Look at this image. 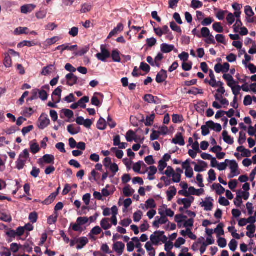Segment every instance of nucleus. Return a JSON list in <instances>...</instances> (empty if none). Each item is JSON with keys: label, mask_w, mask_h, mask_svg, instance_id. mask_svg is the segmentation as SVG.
Returning a JSON list of instances; mask_svg holds the SVG:
<instances>
[{"label": "nucleus", "mask_w": 256, "mask_h": 256, "mask_svg": "<svg viewBox=\"0 0 256 256\" xmlns=\"http://www.w3.org/2000/svg\"><path fill=\"white\" fill-rule=\"evenodd\" d=\"M197 36L199 38H205L204 42L208 44H216L214 38L210 34V30L208 28H202L200 30V34H197Z\"/></svg>", "instance_id": "nucleus-1"}, {"label": "nucleus", "mask_w": 256, "mask_h": 256, "mask_svg": "<svg viewBox=\"0 0 256 256\" xmlns=\"http://www.w3.org/2000/svg\"><path fill=\"white\" fill-rule=\"evenodd\" d=\"M30 160V154L28 150H24L19 156L16 162V168L18 170L23 169L28 160Z\"/></svg>", "instance_id": "nucleus-2"}, {"label": "nucleus", "mask_w": 256, "mask_h": 256, "mask_svg": "<svg viewBox=\"0 0 256 256\" xmlns=\"http://www.w3.org/2000/svg\"><path fill=\"white\" fill-rule=\"evenodd\" d=\"M164 232H156L154 234L150 236V242L152 243L154 245L158 246L160 242L162 241L163 239L164 240L167 239L166 237L164 236Z\"/></svg>", "instance_id": "nucleus-3"}, {"label": "nucleus", "mask_w": 256, "mask_h": 256, "mask_svg": "<svg viewBox=\"0 0 256 256\" xmlns=\"http://www.w3.org/2000/svg\"><path fill=\"white\" fill-rule=\"evenodd\" d=\"M165 174L168 178L172 177V181L174 183H178L180 182L181 176L178 174L175 173L173 168L168 166L166 170L164 172Z\"/></svg>", "instance_id": "nucleus-4"}, {"label": "nucleus", "mask_w": 256, "mask_h": 256, "mask_svg": "<svg viewBox=\"0 0 256 256\" xmlns=\"http://www.w3.org/2000/svg\"><path fill=\"white\" fill-rule=\"evenodd\" d=\"M226 162H228L229 164V167L230 170V174L228 176L229 178H232L239 174L238 172V164L234 160H226Z\"/></svg>", "instance_id": "nucleus-5"}, {"label": "nucleus", "mask_w": 256, "mask_h": 256, "mask_svg": "<svg viewBox=\"0 0 256 256\" xmlns=\"http://www.w3.org/2000/svg\"><path fill=\"white\" fill-rule=\"evenodd\" d=\"M96 56L98 60L106 62V59L110 57V54L104 46L102 45L100 46V52L98 53Z\"/></svg>", "instance_id": "nucleus-6"}, {"label": "nucleus", "mask_w": 256, "mask_h": 256, "mask_svg": "<svg viewBox=\"0 0 256 256\" xmlns=\"http://www.w3.org/2000/svg\"><path fill=\"white\" fill-rule=\"evenodd\" d=\"M158 214L160 216L172 217L174 212L170 208H168L167 206L164 204L158 209Z\"/></svg>", "instance_id": "nucleus-7"}, {"label": "nucleus", "mask_w": 256, "mask_h": 256, "mask_svg": "<svg viewBox=\"0 0 256 256\" xmlns=\"http://www.w3.org/2000/svg\"><path fill=\"white\" fill-rule=\"evenodd\" d=\"M194 201V198L192 196H190L184 198H180L178 200L177 203L179 205H183L184 208H188L191 206V204Z\"/></svg>", "instance_id": "nucleus-8"}, {"label": "nucleus", "mask_w": 256, "mask_h": 256, "mask_svg": "<svg viewBox=\"0 0 256 256\" xmlns=\"http://www.w3.org/2000/svg\"><path fill=\"white\" fill-rule=\"evenodd\" d=\"M230 65L227 62L224 63L223 64H217L214 66V70L216 73H226L230 70Z\"/></svg>", "instance_id": "nucleus-9"}, {"label": "nucleus", "mask_w": 256, "mask_h": 256, "mask_svg": "<svg viewBox=\"0 0 256 256\" xmlns=\"http://www.w3.org/2000/svg\"><path fill=\"white\" fill-rule=\"evenodd\" d=\"M62 38L59 36H54L51 38H47L43 43L44 48L46 49L57 42L60 41Z\"/></svg>", "instance_id": "nucleus-10"}, {"label": "nucleus", "mask_w": 256, "mask_h": 256, "mask_svg": "<svg viewBox=\"0 0 256 256\" xmlns=\"http://www.w3.org/2000/svg\"><path fill=\"white\" fill-rule=\"evenodd\" d=\"M50 120L46 114H42L38 120V126L40 129H44L50 124Z\"/></svg>", "instance_id": "nucleus-11"}, {"label": "nucleus", "mask_w": 256, "mask_h": 256, "mask_svg": "<svg viewBox=\"0 0 256 256\" xmlns=\"http://www.w3.org/2000/svg\"><path fill=\"white\" fill-rule=\"evenodd\" d=\"M213 199L210 197L206 198L204 201L200 203V205L202 207L204 208L205 210H211L213 206Z\"/></svg>", "instance_id": "nucleus-12"}, {"label": "nucleus", "mask_w": 256, "mask_h": 256, "mask_svg": "<svg viewBox=\"0 0 256 256\" xmlns=\"http://www.w3.org/2000/svg\"><path fill=\"white\" fill-rule=\"evenodd\" d=\"M125 245L120 242H117L113 244V249L118 256H120L124 252Z\"/></svg>", "instance_id": "nucleus-13"}, {"label": "nucleus", "mask_w": 256, "mask_h": 256, "mask_svg": "<svg viewBox=\"0 0 256 256\" xmlns=\"http://www.w3.org/2000/svg\"><path fill=\"white\" fill-rule=\"evenodd\" d=\"M168 218L165 216H161L160 218L156 216L154 221L153 222V226L156 228H158L160 225L164 224L168 222Z\"/></svg>", "instance_id": "nucleus-14"}, {"label": "nucleus", "mask_w": 256, "mask_h": 256, "mask_svg": "<svg viewBox=\"0 0 256 256\" xmlns=\"http://www.w3.org/2000/svg\"><path fill=\"white\" fill-rule=\"evenodd\" d=\"M172 142L175 144L183 146L185 144L184 138L182 133L178 132L174 138L172 140Z\"/></svg>", "instance_id": "nucleus-15"}, {"label": "nucleus", "mask_w": 256, "mask_h": 256, "mask_svg": "<svg viewBox=\"0 0 256 256\" xmlns=\"http://www.w3.org/2000/svg\"><path fill=\"white\" fill-rule=\"evenodd\" d=\"M66 78L67 80V84L72 86L78 82V78L72 73L68 74Z\"/></svg>", "instance_id": "nucleus-16"}, {"label": "nucleus", "mask_w": 256, "mask_h": 256, "mask_svg": "<svg viewBox=\"0 0 256 256\" xmlns=\"http://www.w3.org/2000/svg\"><path fill=\"white\" fill-rule=\"evenodd\" d=\"M77 45L70 46V44H66L57 46L56 50H60V53L62 54L64 50L72 51L77 48Z\"/></svg>", "instance_id": "nucleus-17"}, {"label": "nucleus", "mask_w": 256, "mask_h": 256, "mask_svg": "<svg viewBox=\"0 0 256 256\" xmlns=\"http://www.w3.org/2000/svg\"><path fill=\"white\" fill-rule=\"evenodd\" d=\"M88 239L86 237H81L76 240V243L78 244L76 248L81 250L84 248L88 243Z\"/></svg>", "instance_id": "nucleus-18"}, {"label": "nucleus", "mask_w": 256, "mask_h": 256, "mask_svg": "<svg viewBox=\"0 0 256 256\" xmlns=\"http://www.w3.org/2000/svg\"><path fill=\"white\" fill-rule=\"evenodd\" d=\"M113 140L114 145L118 146L120 149H125L128 146L127 143L120 142V138L119 135L114 136Z\"/></svg>", "instance_id": "nucleus-19"}, {"label": "nucleus", "mask_w": 256, "mask_h": 256, "mask_svg": "<svg viewBox=\"0 0 256 256\" xmlns=\"http://www.w3.org/2000/svg\"><path fill=\"white\" fill-rule=\"evenodd\" d=\"M36 6L34 4H27L21 6L20 12L22 14H27L32 12L36 8Z\"/></svg>", "instance_id": "nucleus-20"}, {"label": "nucleus", "mask_w": 256, "mask_h": 256, "mask_svg": "<svg viewBox=\"0 0 256 256\" xmlns=\"http://www.w3.org/2000/svg\"><path fill=\"white\" fill-rule=\"evenodd\" d=\"M200 164H196L194 162L192 164L194 165V170L197 172H202L206 170V168L208 166V164L204 161L200 160Z\"/></svg>", "instance_id": "nucleus-21"}, {"label": "nucleus", "mask_w": 256, "mask_h": 256, "mask_svg": "<svg viewBox=\"0 0 256 256\" xmlns=\"http://www.w3.org/2000/svg\"><path fill=\"white\" fill-rule=\"evenodd\" d=\"M154 30L156 36H158L159 37H161L163 34H166L170 30L168 27L167 26H164L162 28H154Z\"/></svg>", "instance_id": "nucleus-22"}, {"label": "nucleus", "mask_w": 256, "mask_h": 256, "mask_svg": "<svg viewBox=\"0 0 256 256\" xmlns=\"http://www.w3.org/2000/svg\"><path fill=\"white\" fill-rule=\"evenodd\" d=\"M167 77L166 72L162 70L156 75V80L158 83H162L166 80Z\"/></svg>", "instance_id": "nucleus-23"}, {"label": "nucleus", "mask_w": 256, "mask_h": 256, "mask_svg": "<svg viewBox=\"0 0 256 256\" xmlns=\"http://www.w3.org/2000/svg\"><path fill=\"white\" fill-rule=\"evenodd\" d=\"M132 240L135 242V246L137 248V252L142 255H145V251L142 248V244L140 242L139 238L138 237H134L132 238Z\"/></svg>", "instance_id": "nucleus-24"}, {"label": "nucleus", "mask_w": 256, "mask_h": 256, "mask_svg": "<svg viewBox=\"0 0 256 256\" xmlns=\"http://www.w3.org/2000/svg\"><path fill=\"white\" fill-rule=\"evenodd\" d=\"M148 179L150 180H152L155 179L154 175L157 172V168L154 166H150L148 169Z\"/></svg>", "instance_id": "nucleus-25"}, {"label": "nucleus", "mask_w": 256, "mask_h": 256, "mask_svg": "<svg viewBox=\"0 0 256 256\" xmlns=\"http://www.w3.org/2000/svg\"><path fill=\"white\" fill-rule=\"evenodd\" d=\"M153 245L154 244L150 242H148L145 244L144 247L148 253V256H156V252Z\"/></svg>", "instance_id": "nucleus-26"}, {"label": "nucleus", "mask_w": 256, "mask_h": 256, "mask_svg": "<svg viewBox=\"0 0 256 256\" xmlns=\"http://www.w3.org/2000/svg\"><path fill=\"white\" fill-rule=\"evenodd\" d=\"M206 124L210 128L216 132H220L222 130V126L219 124L214 123V122L210 120L207 122Z\"/></svg>", "instance_id": "nucleus-27"}, {"label": "nucleus", "mask_w": 256, "mask_h": 256, "mask_svg": "<svg viewBox=\"0 0 256 256\" xmlns=\"http://www.w3.org/2000/svg\"><path fill=\"white\" fill-rule=\"evenodd\" d=\"M176 194V189L174 186L170 187L168 190L166 192L167 198L168 201H170Z\"/></svg>", "instance_id": "nucleus-28"}, {"label": "nucleus", "mask_w": 256, "mask_h": 256, "mask_svg": "<svg viewBox=\"0 0 256 256\" xmlns=\"http://www.w3.org/2000/svg\"><path fill=\"white\" fill-rule=\"evenodd\" d=\"M124 26L122 24H118L116 28H115L110 32L109 34L108 38H110L116 34L118 33L123 30Z\"/></svg>", "instance_id": "nucleus-29"}, {"label": "nucleus", "mask_w": 256, "mask_h": 256, "mask_svg": "<svg viewBox=\"0 0 256 256\" xmlns=\"http://www.w3.org/2000/svg\"><path fill=\"white\" fill-rule=\"evenodd\" d=\"M174 45H170L166 44H162L160 46L161 51L164 53H169L174 50Z\"/></svg>", "instance_id": "nucleus-30"}, {"label": "nucleus", "mask_w": 256, "mask_h": 256, "mask_svg": "<svg viewBox=\"0 0 256 256\" xmlns=\"http://www.w3.org/2000/svg\"><path fill=\"white\" fill-rule=\"evenodd\" d=\"M54 69V64H50L46 67H44L40 72L42 76H48L50 74Z\"/></svg>", "instance_id": "nucleus-31"}, {"label": "nucleus", "mask_w": 256, "mask_h": 256, "mask_svg": "<svg viewBox=\"0 0 256 256\" xmlns=\"http://www.w3.org/2000/svg\"><path fill=\"white\" fill-rule=\"evenodd\" d=\"M256 227L254 224H250L247 226L246 230L248 232H246V235L250 238L254 237V233L256 232Z\"/></svg>", "instance_id": "nucleus-32"}, {"label": "nucleus", "mask_w": 256, "mask_h": 256, "mask_svg": "<svg viewBox=\"0 0 256 256\" xmlns=\"http://www.w3.org/2000/svg\"><path fill=\"white\" fill-rule=\"evenodd\" d=\"M98 96L102 97L103 95L100 93L96 92L91 100L92 104L96 106H99L100 105Z\"/></svg>", "instance_id": "nucleus-33"}, {"label": "nucleus", "mask_w": 256, "mask_h": 256, "mask_svg": "<svg viewBox=\"0 0 256 256\" xmlns=\"http://www.w3.org/2000/svg\"><path fill=\"white\" fill-rule=\"evenodd\" d=\"M110 219L108 218H103L100 222V226L104 230H107L110 228L112 224H110Z\"/></svg>", "instance_id": "nucleus-34"}, {"label": "nucleus", "mask_w": 256, "mask_h": 256, "mask_svg": "<svg viewBox=\"0 0 256 256\" xmlns=\"http://www.w3.org/2000/svg\"><path fill=\"white\" fill-rule=\"evenodd\" d=\"M146 102L148 103L158 104L159 99L157 97H155L152 94H146L144 97Z\"/></svg>", "instance_id": "nucleus-35"}, {"label": "nucleus", "mask_w": 256, "mask_h": 256, "mask_svg": "<svg viewBox=\"0 0 256 256\" xmlns=\"http://www.w3.org/2000/svg\"><path fill=\"white\" fill-rule=\"evenodd\" d=\"M212 188L216 192V193L218 195H221L225 192V189L220 184H214L212 186Z\"/></svg>", "instance_id": "nucleus-36"}, {"label": "nucleus", "mask_w": 256, "mask_h": 256, "mask_svg": "<svg viewBox=\"0 0 256 256\" xmlns=\"http://www.w3.org/2000/svg\"><path fill=\"white\" fill-rule=\"evenodd\" d=\"M68 131L72 135L78 134L80 132V128L76 126L73 124L68 126Z\"/></svg>", "instance_id": "nucleus-37"}, {"label": "nucleus", "mask_w": 256, "mask_h": 256, "mask_svg": "<svg viewBox=\"0 0 256 256\" xmlns=\"http://www.w3.org/2000/svg\"><path fill=\"white\" fill-rule=\"evenodd\" d=\"M222 137L224 142L228 144H232L234 143V139L230 136L228 135V132L226 130L222 132Z\"/></svg>", "instance_id": "nucleus-38"}, {"label": "nucleus", "mask_w": 256, "mask_h": 256, "mask_svg": "<svg viewBox=\"0 0 256 256\" xmlns=\"http://www.w3.org/2000/svg\"><path fill=\"white\" fill-rule=\"evenodd\" d=\"M136 134L132 130H129L126 134V138L128 142H131L132 140L136 141Z\"/></svg>", "instance_id": "nucleus-39"}, {"label": "nucleus", "mask_w": 256, "mask_h": 256, "mask_svg": "<svg viewBox=\"0 0 256 256\" xmlns=\"http://www.w3.org/2000/svg\"><path fill=\"white\" fill-rule=\"evenodd\" d=\"M134 192V190L128 185L123 188V193L126 196H130Z\"/></svg>", "instance_id": "nucleus-40"}, {"label": "nucleus", "mask_w": 256, "mask_h": 256, "mask_svg": "<svg viewBox=\"0 0 256 256\" xmlns=\"http://www.w3.org/2000/svg\"><path fill=\"white\" fill-rule=\"evenodd\" d=\"M58 196V192H53L50 194V196L46 198L43 203L45 204L48 205L52 204Z\"/></svg>", "instance_id": "nucleus-41"}, {"label": "nucleus", "mask_w": 256, "mask_h": 256, "mask_svg": "<svg viewBox=\"0 0 256 256\" xmlns=\"http://www.w3.org/2000/svg\"><path fill=\"white\" fill-rule=\"evenodd\" d=\"M42 159L45 163L50 164L54 163V157L52 155L46 154L43 156Z\"/></svg>", "instance_id": "nucleus-42"}, {"label": "nucleus", "mask_w": 256, "mask_h": 256, "mask_svg": "<svg viewBox=\"0 0 256 256\" xmlns=\"http://www.w3.org/2000/svg\"><path fill=\"white\" fill-rule=\"evenodd\" d=\"M156 207V204L154 200L153 199H148L146 200L144 207L142 206V208L146 210L148 208H154Z\"/></svg>", "instance_id": "nucleus-43"}, {"label": "nucleus", "mask_w": 256, "mask_h": 256, "mask_svg": "<svg viewBox=\"0 0 256 256\" xmlns=\"http://www.w3.org/2000/svg\"><path fill=\"white\" fill-rule=\"evenodd\" d=\"M106 120L100 118L97 123V128L100 130H104L106 128Z\"/></svg>", "instance_id": "nucleus-44"}, {"label": "nucleus", "mask_w": 256, "mask_h": 256, "mask_svg": "<svg viewBox=\"0 0 256 256\" xmlns=\"http://www.w3.org/2000/svg\"><path fill=\"white\" fill-rule=\"evenodd\" d=\"M14 34L16 35L22 34H28V28L26 27H19L16 28L14 31Z\"/></svg>", "instance_id": "nucleus-45"}, {"label": "nucleus", "mask_w": 256, "mask_h": 256, "mask_svg": "<svg viewBox=\"0 0 256 256\" xmlns=\"http://www.w3.org/2000/svg\"><path fill=\"white\" fill-rule=\"evenodd\" d=\"M167 167V164L164 160H160L158 162V169L161 174H165L164 169Z\"/></svg>", "instance_id": "nucleus-46"}, {"label": "nucleus", "mask_w": 256, "mask_h": 256, "mask_svg": "<svg viewBox=\"0 0 256 256\" xmlns=\"http://www.w3.org/2000/svg\"><path fill=\"white\" fill-rule=\"evenodd\" d=\"M155 118L154 114H152L146 117L144 124L146 126H150L153 124Z\"/></svg>", "instance_id": "nucleus-47"}, {"label": "nucleus", "mask_w": 256, "mask_h": 256, "mask_svg": "<svg viewBox=\"0 0 256 256\" xmlns=\"http://www.w3.org/2000/svg\"><path fill=\"white\" fill-rule=\"evenodd\" d=\"M89 97L88 96H84L80 100L78 103V106L82 108H86V103H87L89 102Z\"/></svg>", "instance_id": "nucleus-48"}, {"label": "nucleus", "mask_w": 256, "mask_h": 256, "mask_svg": "<svg viewBox=\"0 0 256 256\" xmlns=\"http://www.w3.org/2000/svg\"><path fill=\"white\" fill-rule=\"evenodd\" d=\"M184 118L182 115L174 114L172 115V120L174 124L180 123L183 122Z\"/></svg>", "instance_id": "nucleus-49"}, {"label": "nucleus", "mask_w": 256, "mask_h": 256, "mask_svg": "<svg viewBox=\"0 0 256 256\" xmlns=\"http://www.w3.org/2000/svg\"><path fill=\"white\" fill-rule=\"evenodd\" d=\"M112 58L114 62H120L121 59L120 56V52L118 50H114L112 52Z\"/></svg>", "instance_id": "nucleus-50"}, {"label": "nucleus", "mask_w": 256, "mask_h": 256, "mask_svg": "<svg viewBox=\"0 0 256 256\" xmlns=\"http://www.w3.org/2000/svg\"><path fill=\"white\" fill-rule=\"evenodd\" d=\"M30 150L32 154H36L40 151V148L39 145L37 143L34 142L30 143Z\"/></svg>", "instance_id": "nucleus-51"}, {"label": "nucleus", "mask_w": 256, "mask_h": 256, "mask_svg": "<svg viewBox=\"0 0 256 256\" xmlns=\"http://www.w3.org/2000/svg\"><path fill=\"white\" fill-rule=\"evenodd\" d=\"M194 220L193 218H190L188 220H185L184 222L182 225L183 228H186V229L192 228L194 226Z\"/></svg>", "instance_id": "nucleus-52"}, {"label": "nucleus", "mask_w": 256, "mask_h": 256, "mask_svg": "<svg viewBox=\"0 0 256 256\" xmlns=\"http://www.w3.org/2000/svg\"><path fill=\"white\" fill-rule=\"evenodd\" d=\"M142 165H144V164L142 161H139L134 164L132 169L134 172L140 173V170Z\"/></svg>", "instance_id": "nucleus-53"}, {"label": "nucleus", "mask_w": 256, "mask_h": 256, "mask_svg": "<svg viewBox=\"0 0 256 256\" xmlns=\"http://www.w3.org/2000/svg\"><path fill=\"white\" fill-rule=\"evenodd\" d=\"M228 230L231 232L232 236L236 239L239 240L240 238V236L239 234L237 233V230L235 229L234 226H229L228 228Z\"/></svg>", "instance_id": "nucleus-54"}, {"label": "nucleus", "mask_w": 256, "mask_h": 256, "mask_svg": "<svg viewBox=\"0 0 256 256\" xmlns=\"http://www.w3.org/2000/svg\"><path fill=\"white\" fill-rule=\"evenodd\" d=\"M242 23L240 19H236V24L233 26L234 32L237 33L239 32L240 29L242 28Z\"/></svg>", "instance_id": "nucleus-55"}, {"label": "nucleus", "mask_w": 256, "mask_h": 256, "mask_svg": "<svg viewBox=\"0 0 256 256\" xmlns=\"http://www.w3.org/2000/svg\"><path fill=\"white\" fill-rule=\"evenodd\" d=\"M203 6L202 2L198 0H192L191 2V7L194 9L201 8Z\"/></svg>", "instance_id": "nucleus-56"}, {"label": "nucleus", "mask_w": 256, "mask_h": 256, "mask_svg": "<svg viewBox=\"0 0 256 256\" xmlns=\"http://www.w3.org/2000/svg\"><path fill=\"white\" fill-rule=\"evenodd\" d=\"M212 28L214 30L218 33L222 32L224 31V28L220 22L214 23L212 25Z\"/></svg>", "instance_id": "nucleus-57"}, {"label": "nucleus", "mask_w": 256, "mask_h": 256, "mask_svg": "<svg viewBox=\"0 0 256 256\" xmlns=\"http://www.w3.org/2000/svg\"><path fill=\"white\" fill-rule=\"evenodd\" d=\"M46 12L44 10H39L36 13V17L38 20H42L46 18Z\"/></svg>", "instance_id": "nucleus-58"}, {"label": "nucleus", "mask_w": 256, "mask_h": 256, "mask_svg": "<svg viewBox=\"0 0 256 256\" xmlns=\"http://www.w3.org/2000/svg\"><path fill=\"white\" fill-rule=\"evenodd\" d=\"M186 170L185 175L188 178H192L194 175L193 170L190 166H187L184 168Z\"/></svg>", "instance_id": "nucleus-59"}, {"label": "nucleus", "mask_w": 256, "mask_h": 256, "mask_svg": "<svg viewBox=\"0 0 256 256\" xmlns=\"http://www.w3.org/2000/svg\"><path fill=\"white\" fill-rule=\"evenodd\" d=\"M142 216V212L140 210H138L134 214V220L138 222L140 221Z\"/></svg>", "instance_id": "nucleus-60"}, {"label": "nucleus", "mask_w": 256, "mask_h": 256, "mask_svg": "<svg viewBox=\"0 0 256 256\" xmlns=\"http://www.w3.org/2000/svg\"><path fill=\"white\" fill-rule=\"evenodd\" d=\"M170 27L172 30L179 34H182V30L174 22H172L170 23Z\"/></svg>", "instance_id": "nucleus-61"}, {"label": "nucleus", "mask_w": 256, "mask_h": 256, "mask_svg": "<svg viewBox=\"0 0 256 256\" xmlns=\"http://www.w3.org/2000/svg\"><path fill=\"white\" fill-rule=\"evenodd\" d=\"M244 12L246 16V18L251 17L254 15V12H253L252 8L249 6H245Z\"/></svg>", "instance_id": "nucleus-62"}, {"label": "nucleus", "mask_w": 256, "mask_h": 256, "mask_svg": "<svg viewBox=\"0 0 256 256\" xmlns=\"http://www.w3.org/2000/svg\"><path fill=\"white\" fill-rule=\"evenodd\" d=\"M223 224H219L217 228L215 229L214 232L217 234L218 236H222L224 234V230L222 228Z\"/></svg>", "instance_id": "nucleus-63"}, {"label": "nucleus", "mask_w": 256, "mask_h": 256, "mask_svg": "<svg viewBox=\"0 0 256 256\" xmlns=\"http://www.w3.org/2000/svg\"><path fill=\"white\" fill-rule=\"evenodd\" d=\"M208 180L209 182H212L216 180V176L214 170H210L208 172Z\"/></svg>", "instance_id": "nucleus-64"}]
</instances>
